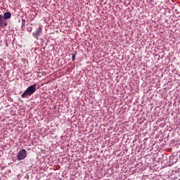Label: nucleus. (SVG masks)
<instances>
[{
	"instance_id": "obj_3",
	"label": "nucleus",
	"mask_w": 180,
	"mask_h": 180,
	"mask_svg": "<svg viewBox=\"0 0 180 180\" xmlns=\"http://www.w3.org/2000/svg\"><path fill=\"white\" fill-rule=\"evenodd\" d=\"M8 26V22L4 18V15L0 14V27H6Z\"/></svg>"
},
{
	"instance_id": "obj_6",
	"label": "nucleus",
	"mask_w": 180,
	"mask_h": 180,
	"mask_svg": "<svg viewBox=\"0 0 180 180\" xmlns=\"http://www.w3.org/2000/svg\"><path fill=\"white\" fill-rule=\"evenodd\" d=\"M75 57H77V53H75L72 56V61H75Z\"/></svg>"
},
{
	"instance_id": "obj_1",
	"label": "nucleus",
	"mask_w": 180,
	"mask_h": 180,
	"mask_svg": "<svg viewBox=\"0 0 180 180\" xmlns=\"http://www.w3.org/2000/svg\"><path fill=\"white\" fill-rule=\"evenodd\" d=\"M37 84H34L33 85L30 86L21 95V98H27L29 96H32L36 92V86Z\"/></svg>"
},
{
	"instance_id": "obj_7",
	"label": "nucleus",
	"mask_w": 180,
	"mask_h": 180,
	"mask_svg": "<svg viewBox=\"0 0 180 180\" xmlns=\"http://www.w3.org/2000/svg\"><path fill=\"white\" fill-rule=\"evenodd\" d=\"M26 24V20H25L24 19L22 20V25L25 26V25Z\"/></svg>"
},
{
	"instance_id": "obj_5",
	"label": "nucleus",
	"mask_w": 180,
	"mask_h": 180,
	"mask_svg": "<svg viewBox=\"0 0 180 180\" xmlns=\"http://www.w3.org/2000/svg\"><path fill=\"white\" fill-rule=\"evenodd\" d=\"M40 34H41V28L39 27L34 32V37H37V36H40Z\"/></svg>"
},
{
	"instance_id": "obj_2",
	"label": "nucleus",
	"mask_w": 180,
	"mask_h": 180,
	"mask_svg": "<svg viewBox=\"0 0 180 180\" xmlns=\"http://www.w3.org/2000/svg\"><path fill=\"white\" fill-rule=\"evenodd\" d=\"M26 157H27V151H26L25 149H22L17 155V160L18 161H22V160H25Z\"/></svg>"
},
{
	"instance_id": "obj_4",
	"label": "nucleus",
	"mask_w": 180,
	"mask_h": 180,
	"mask_svg": "<svg viewBox=\"0 0 180 180\" xmlns=\"http://www.w3.org/2000/svg\"><path fill=\"white\" fill-rule=\"evenodd\" d=\"M3 18L6 20H8V19H11L12 18V13L11 12L8 11L4 13Z\"/></svg>"
}]
</instances>
